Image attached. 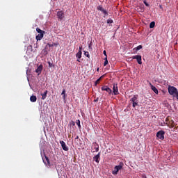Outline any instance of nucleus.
<instances>
[{
	"mask_svg": "<svg viewBox=\"0 0 178 178\" xmlns=\"http://www.w3.org/2000/svg\"><path fill=\"white\" fill-rule=\"evenodd\" d=\"M130 102L132 103L133 108L138 106V95H135L131 98Z\"/></svg>",
	"mask_w": 178,
	"mask_h": 178,
	"instance_id": "nucleus-1",
	"label": "nucleus"
},
{
	"mask_svg": "<svg viewBox=\"0 0 178 178\" xmlns=\"http://www.w3.org/2000/svg\"><path fill=\"white\" fill-rule=\"evenodd\" d=\"M168 92H169L170 95H172V97H175L176 93L178 92L177 88H176V87H174V86H169L168 87Z\"/></svg>",
	"mask_w": 178,
	"mask_h": 178,
	"instance_id": "nucleus-2",
	"label": "nucleus"
},
{
	"mask_svg": "<svg viewBox=\"0 0 178 178\" xmlns=\"http://www.w3.org/2000/svg\"><path fill=\"white\" fill-rule=\"evenodd\" d=\"M123 168V163H120L119 165H115L114 170L112 171V175H116L119 173V171Z\"/></svg>",
	"mask_w": 178,
	"mask_h": 178,
	"instance_id": "nucleus-3",
	"label": "nucleus"
},
{
	"mask_svg": "<svg viewBox=\"0 0 178 178\" xmlns=\"http://www.w3.org/2000/svg\"><path fill=\"white\" fill-rule=\"evenodd\" d=\"M157 138L159 140H164L165 139V131H159L156 134Z\"/></svg>",
	"mask_w": 178,
	"mask_h": 178,
	"instance_id": "nucleus-4",
	"label": "nucleus"
},
{
	"mask_svg": "<svg viewBox=\"0 0 178 178\" xmlns=\"http://www.w3.org/2000/svg\"><path fill=\"white\" fill-rule=\"evenodd\" d=\"M102 91H106L108 92V95L112 94V89H111L108 86H104L101 88Z\"/></svg>",
	"mask_w": 178,
	"mask_h": 178,
	"instance_id": "nucleus-5",
	"label": "nucleus"
},
{
	"mask_svg": "<svg viewBox=\"0 0 178 178\" xmlns=\"http://www.w3.org/2000/svg\"><path fill=\"white\" fill-rule=\"evenodd\" d=\"M113 92L114 95H119V89L118 88V83L113 84Z\"/></svg>",
	"mask_w": 178,
	"mask_h": 178,
	"instance_id": "nucleus-6",
	"label": "nucleus"
},
{
	"mask_svg": "<svg viewBox=\"0 0 178 178\" xmlns=\"http://www.w3.org/2000/svg\"><path fill=\"white\" fill-rule=\"evenodd\" d=\"M43 162L44 165L47 166V168H51V161H49V159L47 156H45L44 159H43Z\"/></svg>",
	"mask_w": 178,
	"mask_h": 178,
	"instance_id": "nucleus-7",
	"label": "nucleus"
},
{
	"mask_svg": "<svg viewBox=\"0 0 178 178\" xmlns=\"http://www.w3.org/2000/svg\"><path fill=\"white\" fill-rule=\"evenodd\" d=\"M57 17L58 20H63V19L65 18V13H63V11H58Z\"/></svg>",
	"mask_w": 178,
	"mask_h": 178,
	"instance_id": "nucleus-8",
	"label": "nucleus"
},
{
	"mask_svg": "<svg viewBox=\"0 0 178 178\" xmlns=\"http://www.w3.org/2000/svg\"><path fill=\"white\" fill-rule=\"evenodd\" d=\"M132 59H136L138 65H143L141 56H140V55L134 56H132Z\"/></svg>",
	"mask_w": 178,
	"mask_h": 178,
	"instance_id": "nucleus-9",
	"label": "nucleus"
},
{
	"mask_svg": "<svg viewBox=\"0 0 178 178\" xmlns=\"http://www.w3.org/2000/svg\"><path fill=\"white\" fill-rule=\"evenodd\" d=\"M60 144L61 145L63 151H69V147H67V145H66L65 141L60 140Z\"/></svg>",
	"mask_w": 178,
	"mask_h": 178,
	"instance_id": "nucleus-10",
	"label": "nucleus"
},
{
	"mask_svg": "<svg viewBox=\"0 0 178 178\" xmlns=\"http://www.w3.org/2000/svg\"><path fill=\"white\" fill-rule=\"evenodd\" d=\"M97 10H100V12H102V13H104V15H108V11H106V10L104 9L102 6H98Z\"/></svg>",
	"mask_w": 178,
	"mask_h": 178,
	"instance_id": "nucleus-11",
	"label": "nucleus"
},
{
	"mask_svg": "<svg viewBox=\"0 0 178 178\" xmlns=\"http://www.w3.org/2000/svg\"><path fill=\"white\" fill-rule=\"evenodd\" d=\"M101 156V152H99L96 156L93 157V160L97 162V163H99V159Z\"/></svg>",
	"mask_w": 178,
	"mask_h": 178,
	"instance_id": "nucleus-12",
	"label": "nucleus"
},
{
	"mask_svg": "<svg viewBox=\"0 0 178 178\" xmlns=\"http://www.w3.org/2000/svg\"><path fill=\"white\" fill-rule=\"evenodd\" d=\"M42 72V65H40L35 70V72L38 73V76H40V74H41Z\"/></svg>",
	"mask_w": 178,
	"mask_h": 178,
	"instance_id": "nucleus-13",
	"label": "nucleus"
},
{
	"mask_svg": "<svg viewBox=\"0 0 178 178\" xmlns=\"http://www.w3.org/2000/svg\"><path fill=\"white\" fill-rule=\"evenodd\" d=\"M149 86L152 91H154V92H155L158 95V94H159V92L158 91V89L156 88V87L154 86L153 84L151 83H149Z\"/></svg>",
	"mask_w": 178,
	"mask_h": 178,
	"instance_id": "nucleus-14",
	"label": "nucleus"
},
{
	"mask_svg": "<svg viewBox=\"0 0 178 178\" xmlns=\"http://www.w3.org/2000/svg\"><path fill=\"white\" fill-rule=\"evenodd\" d=\"M92 147L95 149V152L99 151V145L97 143L95 142L92 143Z\"/></svg>",
	"mask_w": 178,
	"mask_h": 178,
	"instance_id": "nucleus-15",
	"label": "nucleus"
},
{
	"mask_svg": "<svg viewBox=\"0 0 178 178\" xmlns=\"http://www.w3.org/2000/svg\"><path fill=\"white\" fill-rule=\"evenodd\" d=\"M36 40L37 41H41V40H42V38H44V35L42 34H38V35H36Z\"/></svg>",
	"mask_w": 178,
	"mask_h": 178,
	"instance_id": "nucleus-16",
	"label": "nucleus"
},
{
	"mask_svg": "<svg viewBox=\"0 0 178 178\" xmlns=\"http://www.w3.org/2000/svg\"><path fill=\"white\" fill-rule=\"evenodd\" d=\"M31 102H37V96L32 95L30 97Z\"/></svg>",
	"mask_w": 178,
	"mask_h": 178,
	"instance_id": "nucleus-17",
	"label": "nucleus"
},
{
	"mask_svg": "<svg viewBox=\"0 0 178 178\" xmlns=\"http://www.w3.org/2000/svg\"><path fill=\"white\" fill-rule=\"evenodd\" d=\"M48 47L49 48H51L52 47H58V44L57 43H53V44L47 43V44L46 45V48H48Z\"/></svg>",
	"mask_w": 178,
	"mask_h": 178,
	"instance_id": "nucleus-18",
	"label": "nucleus"
},
{
	"mask_svg": "<svg viewBox=\"0 0 178 178\" xmlns=\"http://www.w3.org/2000/svg\"><path fill=\"white\" fill-rule=\"evenodd\" d=\"M140 49H143V46L142 45H138V47L134 48V51L135 52H137L138 51H140Z\"/></svg>",
	"mask_w": 178,
	"mask_h": 178,
	"instance_id": "nucleus-19",
	"label": "nucleus"
},
{
	"mask_svg": "<svg viewBox=\"0 0 178 178\" xmlns=\"http://www.w3.org/2000/svg\"><path fill=\"white\" fill-rule=\"evenodd\" d=\"M104 77V75H102L101 77H99L95 82V86H97L98 84H99V81L102 80V78Z\"/></svg>",
	"mask_w": 178,
	"mask_h": 178,
	"instance_id": "nucleus-20",
	"label": "nucleus"
},
{
	"mask_svg": "<svg viewBox=\"0 0 178 178\" xmlns=\"http://www.w3.org/2000/svg\"><path fill=\"white\" fill-rule=\"evenodd\" d=\"M47 94H48V90H45L44 93L41 94L42 99H45V98H47Z\"/></svg>",
	"mask_w": 178,
	"mask_h": 178,
	"instance_id": "nucleus-21",
	"label": "nucleus"
},
{
	"mask_svg": "<svg viewBox=\"0 0 178 178\" xmlns=\"http://www.w3.org/2000/svg\"><path fill=\"white\" fill-rule=\"evenodd\" d=\"M36 31H37V33H38V34L44 35L45 33V31L40 29V28H37Z\"/></svg>",
	"mask_w": 178,
	"mask_h": 178,
	"instance_id": "nucleus-22",
	"label": "nucleus"
},
{
	"mask_svg": "<svg viewBox=\"0 0 178 178\" xmlns=\"http://www.w3.org/2000/svg\"><path fill=\"white\" fill-rule=\"evenodd\" d=\"M61 95L63 96V99H66V90L65 89H63Z\"/></svg>",
	"mask_w": 178,
	"mask_h": 178,
	"instance_id": "nucleus-23",
	"label": "nucleus"
},
{
	"mask_svg": "<svg viewBox=\"0 0 178 178\" xmlns=\"http://www.w3.org/2000/svg\"><path fill=\"white\" fill-rule=\"evenodd\" d=\"M81 55H82V52L81 51H79L76 55V58H78V59H81Z\"/></svg>",
	"mask_w": 178,
	"mask_h": 178,
	"instance_id": "nucleus-24",
	"label": "nucleus"
},
{
	"mask_svg": "<svg viewBox=\"0 0 178 178\" xmlns=\"http://www.w3.org/2000/svg\"><path fill=\"white\" fill-rule=\"evenodd\" d=\"M155 27V22H152L149 24L150 29H154Z\"/></svg>",
	"mask_w": 178,
	"mask_h": 178,
	"instance_id": "nucleus-25",
	"label": "nucleus"
},
{
	"mask_svg": "<svg viewBox=\"0 0 178 178\" xmlns=\"http://www.w3.org/2000/svg\"><path fill=\"white\" fill-rule=\"evenodd\" d=\"M76 124H77L79 129H81V125L80 124V120H76Z\"/></svg>",
	"mask_w": 178,
	"mask_h": 178,
	"instance_id": "nucleus-26",
	"label": "nucleus"
},
{
	"mask_svg": "<svg viewBox=\"0 0 178 178\" xmlns=\"http://www.w3.org/2000/svg\"><path fill=\"white\" fill-rule=\"evenodd\" d=\"M42 53L43 54V55H48V51H47L46 47L42 51Z\"/></svg>",
	"mask_w": 178,
	"mask_h": 178,
	"instance_id": "nucleus-27",
	"label": "nucleus"
},
{
	"mask_svg": "<svg viewBox=\"0 0 178 178\" xmlns=\"http://www.w3.org/2000/svg\"><path fill=\"white\" fill-rule=\"evenodd\" d=\"M104 66H106V65H108V63H109V62L108 61V58L105 57L104 58Z\"/></svg>",
	"mask_w": 178,
	"mask_h": 178,
	"instance_id": "nucleus-28",
	"label": "nucleus"
},
{
	"mask_svg": "<svg viewBox=\"0 0 178 178\" xmlns=\"http://www.w3.org/2000/svg\"><path fill=\"white\" fill-rule=\"evenodd\" d=\"M84 55H85V56H86L87 58H90V53H89L88 51H84Z\"/></svg>",
	"mask_w": 178,
	"mask_h": 178,
	"instance_id": "nucleus-29",
	"label": "nucleus"
},
{
	"mask_svg": "<svg viewBox=\"0 0 178 178\" xmlns=\"http://www.w3.org/2000/svg\"><path fill=\"white\" fill-rule=\"evenodd\" d=\"M48 65H49V67H55V65H54L51 62H48Z\"/></svg>",
	"mask_w": 178,
	"mask_h": 178,
	"instance_id": "nucleus-30",
	"label": "nucleus"
},
{
	"mask_svg": "<svg viewBox=\"0 0 178 178\" xmlns=\"http://www.w3.org/2000/svg\"><path fill=\"white\" fill-rule=\"evenodd\" d=\"M108 24H112L113 23V20L112 19H107Z\"/></svg>",
	"mask_w": 178,
	"mask_h": 178,
	"instance_id": "nucleus-31",
	"label": "nucleus"
},
{
	"mask_svg": "<svg viewBox=\"0 0 178 178\" xmlns=\"http://www.w3.org/2000/svg\"><path fill=\"white\" fill-rule=\"evenodd\" d=\"M70 126H75L76 125V122H74V121H71L70 122Z\"/></svg>",
	"mask_w": 178,
	"mask_h": 178,
	"instance_id": "nucleus-32",
	"label": "nucleus"
},
{
	"mask_svg": "<svg viewBox=\"0 0 178 178\" xmlns=\"http://www.w3.org/2000/svg\"><path fill=\"white\" fill-rule=\"evenodd\" d=\"M143 3H145V6H149V4H148V3H147V0H144Z\"/></svg>",
	"mask_w": 178,
	"mask_h": 178,
	"instance_id": "nucleus-33",
	"label": "nucleus"
},
{
	"mask_svg": "<svg viewBox=\"0 0 178 178\" xmlns=\"http://www.w3.org/2000/svg\"><path fill=\"white\" fill-rule=\"evenodd\" d=\"M103 54H104V55H105L106 56V58H108V55H106V51H103Z\"/></svg>",
	"mask_w": 178,
	"mask_h": 178,
	"instance_id": "nucleus-34",
	"label": "nucleus"
},
{
	"mask_svg": "<svg viewBox=\"0 0 178 178\" xmlns=\"http://www.w3.org/2000/svg\"><path fill=\"white\" fill-rule=\"evenodd\" d=\"M83 49V47H82V46H80L79 51H80L81 52V49Z\"/></svg>",
	"mask_w": 178,
	"mask_h": 178,
	"instance_id": "nucleus-35",
	"label": "nucleus"
},
{
	"mask_svg": "<svg viewBox=\"0 0 178 178\" xmlns=\"http://www.w3.org/2000/svg\"><path fill=\"white\" fill-rule=\"evenodd\" d=\"M89 49H91V42L88 44Z\"/></svg>",
	"mask_w": 178,
	"mask_h": 178,
	"instance_id": "nucleus-36",
	"label": "nucleus"
},
{
	"mask_svg": "<svg viewBox=\"0 0 178 178\" xmlns=\"http://www.w3.org/2000/svg\"><path fill=\"white\" fill-rule=\"evenodd\" d=\"M142 178H147V175H142Z\"/></svg>",
	"mask_w": 178,
	"mask_h": 178,
	"instance_id": "nucleus-37",
	"label": "nucleus"
},
{
	"mask_svg": "<svg viewBox=\"0 0 178 178\" xmlns=\"http://www.w3.org/2000/svg\"><path fill=\"white\" fill-rule=\"evenodd\" d=\"M159 8H160V9H163V8L162 7V5H160L159 6Z\"/></svg>",
	"mask_w": 178,
	"mask_h": 178,
	"instance_id": "nucleus-38",
	"label": "nucleus"
},
{
	"mask_svg": "<svg viewBox=\"0 0 178 178\" xmlns=\"http://www.w3.org/2000/svg\"><path fill=\"white\" fill-rule=\"evenodd\" d=\"M95 102H98V98H97L96 99H95Z\"/></svg>",
	"mask_w": 178,
	"mask_h": 178,
	"instance_id": "nucleus-39",
	"label": "nucleus"
},
{
	"mask_svg": "<svg viewBox=\"0 0 178 178\" xmlns=\"http://www.w3.org/2000/svg\"><path fill=\"white\" fill-rule=\"evenodd\" d=\"M165 122H169V119H168V118H166V119H165Z\"/></svg>",
	"mask_w": 178,
	"mask_h": 178,
	"instance_id": "nucleus-40",
	"label": "nucleus"
},
{
	"mask_svg": "<svg viewBox=\"0 0 178 178\" xmlns=\"http://www.w3.org/2000/svg\"><path fill=\"white\" fill-rule=\"evenodd\" d=\"M97 72H99V68H97Z\"/></svg>",
	"mask_w": 178,
	"mask_h": 178,
	"instance_id": "nucleus-41",
	"label": "nucleus"
},
{
	"mask_svg": "<svg viewBox=\"0 0 178 178\" xmlns=\"http://www.w3.org/2000/svg\"><path fill=\"white\" fill-rule=\"evenodd\" d=\"M76 60H77V62H80V60H79V58H78Z\"/></svg>",
	"mask_w": 178,
	"mask_h": 178,
	"instance_id": "nucleus-42",
	"label": "nucleus"
},
{
	"mask_svg": "<svg viewBox=\"0 0 178 178\" xmlns=\"http://www.w3.org/2000/svg\"><path fill=\"white\" fill-rule=\"evenodd\" d=\"M171 127H174L173 124L171 123Z\"/></svg>",
	"mask_w": 178,
	"mask_h": 178,
	"instance_id": "nucleus-43",
	"label": "nucleus"
},
{
	"mask_svg": "<svg viewBox=\"0 0 178 178\" xmlns=\"http://www.w3.org/2000/svg\"><path fill=\"white\" fill-rule=\"evenodd\" d=\"M30 47H31V48H33V47H32V46H30Z\"/></svg>",
	"mask_w": 178,
	"mask_h": 178,
	"instance_id": "nucleus-44",
	"label": "nucleus"
},
{
	"mask_svg": "<svg viewBox=\"0 0 178 178\" xmlns=\"http://www.w3.org/2000/svg\"><path fill=\"white\" fill-rule=\"evenodd\" d=\"M171 123H173V121H171Z\"/></svg>",
	"mask_w": 178,
	"mask_h": 178,
	"instance_id": "nucleus-45",
	"label": "nucleus"
}]
</instances>
